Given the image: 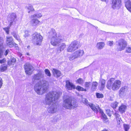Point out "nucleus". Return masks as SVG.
Masks as SVG:
<instances>
[{"mask_svg": "<svg viewBox=\"0 0 131 131\" xmlns=\"http://www.w3.org/2000/svg\"><path fill=\"white\" fill-rule=\"evenodd\" d=\"M61 94L60 92L51 91L49 92L46 95L45 103L49 105H51L47 109L49 113H53L57 112L58 106L55 103L59 98Z\"/></svg>", "mask_w": 131, "mask_h": 131, "instance_id": "f257e3e1", "label": "nucleus"}, {"mask_svg": "<svg viewBox=\"0 0 131 131\" xmlns=\"http://www.w3.org/2000/svg\"><path fill=\"white\" fill-rule=\"evenodd\" d=\"M48 86L49 84L47 81L42 80L41 83H38L35 85L34 90L38 94L42 95L47 92Z\"/></svg>", "mask_w": 131, "mask_h": 131, "instance_id": "f03ea898", "label": "nucleus"}, {"mask_svg": "<svg viewBox=\"0 0 131 131\" xmlns=\"http://www.w3.org/2000/svg\"><path fill=\"white\" fill-rule=\"evenodd\" d=\"M114 80V78H111L108 81L106 85L108 89H112L113 90L115 91L119 89L121 85V81L118 80Z\"/></svg>", "mask_w": 131, "mask_h": 131, "instance_id": "7ed1b4c3", "label": "nucleus"}, {"mask_svg": "<svg viewBox=\"0 0 131 131\" xmlns=\"http://www.w3.org/2000/svg\"><path fill=\"white\" fill-rule=\"evenodd\" d=\"M62 106L65 108L70 110L77 107L78 104L75 101L72 100L70 97L67 96L65 98H64Z\"/></svg>", "mask_w": 131, "mask_h": 131, "instance_id": "20e7f679", "label": "nucleus"}, {"mask_svg": "<svg viewBox=\"0 0 131 131\" xmlns=\"http://www.w3.org/2000/svg\"><path fill=\"white\" fill-rule=\"evenodd\" d=\"M43 38L40 34L37 33L34 34L32 37V40L34 43L36 45H41Z\"/></svg>", "mask_w": 131, "mask_h": 131, "instance_id": "39448f33", "label": "nucleus"}, {"mask_svg": "<svg viewBox=\"0 0 131 131\" xmlns=\"http://www.w3.org/2000/svg\"><path fill=\"white\" fill-rule=\"evenodd\" d=\"M50 40V42L52 45L54 46H57L59 45L60 43L65 41L66 38L63 35L61 37L52 38Z\"/></svg>", "mask_w": 131, "mask_h": 131, "instance_id": "423d86ee", "label": "nucleus"}, {"mask_svg": "<svg viewBox=\"0 0 131 131\" xmlns=\"http://www.w3.org/2000/svg\"><path fill=\"white\" fill-rule=\"evenodd\" d=\"M117 42V49L118 51H121L124 50L127 46L126 41L122 39H119Z\"/></svg>", "mask_w": 131, "mask_h": 131, "instance_id": "0eeeda50", "label": "nucleus"}, {"mask_svg": "<svg viewBox=\"0 0 131 131\" xmlns=\"http://www.w3.org/2000/svg\"><path fill=\"white\" fill-rule=\"evenodd\" d=\"M24 68L26 73L29 75L32 74L34 69L32 66L29 63H27L24 66Z\"/></svg>", "mask_w": 131, "mask_h": 131, "instance_id": "6e6552de", "label": "nucleus"}, {"mask_svg": "<svg viewBox=\"0 0 131 131\" xmlns=\"http://www.w3.org/2000/svg\"><path fill=\"white\" fill-rule=\"evenodd\" d=\"M49 34L48 37L50 39L56 38L61 37L63 36L59 33L57 34L55 29H51Z\"/></svg>", "mask_w": 131, "mask_h": 131, "instance_id": "1a4fd4ad", "label": "nucleus"}, {"mask_svg": "<svg viewBox=\"0 0 131 131\" xmlns=\"http://www.w3.org/2000/svg\"><path fill=\"white\" fill-rule=\"evenodd\" d=\"M112 7L114 9H118L121 6V0H111Z\"/></svg>", "mask_w": 131, "mask_h": 131, "instance_id": "9d476101", "label": "nucleus"}, {"mask_svg": "<svg viewBox=\"0 0 131 131\" xmlns=\"http://www.w3.org/2000/svg\"><path fill=\"white\" fill-rule=\"evenodd\" d=\"M6 39V43L9 47L12 48L15 46L16 47H17V49L18 48L17 45L15 43H13V38L12 37L7 36Z\"/></svg>", "mask_w": 131, "mask_h": 131, "instance_id": "9b49d317", "label": "nucleus"}, {"mask_svg": "<svg viewBox=\"0 0 131 131\" xmlns=\"http://www.w3.org/2000/svg\"><path fill=\"white\" fill-rule=\"evenodd\" d=\"M43 72L41 70H39L38 73L37 74H35L32 76V81L34 82L36 80H39L43 77Z\"/></svg>", "mask_w": 131, "mask_h": 131, "instance_id": "f8f14e48", "label": "nucleus"}, {"mask_svg": "<svg viewBox=\"0 0 131 131\" xmlns=\"http://www.w3.org/2000/svg\"><path fill=\"white\" fill-rule=\"evenodd\" d=\"M16 17V15L15 13H12L9 15L8 17V20L9 22L10 23L9 24L10 26L12 25L13 21Z\"/></svg>", "mask_w": 131, "mask_h": 131, "instance_id": "ddd939ff", "label": "nucleus"}, {"mask_svg": "<svg viewBox=\"0 0 131 131\" xmlns=\"http://www.w3.org/2000/svg\"><path fill=\"white\" fill-rule=\"evenodd\" d=\"M90 106L91 108L94 112H97L98 111H100V113L102 114H103L102 110L98 106H95L92 104H91L90 105Z\"/></svg>", "mask_w": 131, "mask_h": 131, "instance_id": "4468645a", "label": "nucleus"}, {"mask_svg": "<svg viewBox=\"0 0 131 131\" xmlns=\"http://www.w3.org/2000/svg\"><path fill=\"white\" fill-rule=\"evenodd\" d=\"M31 20L29 22L30 25L33 27L36 26L40 22L38 19L36 18H30Z\"/></svg>", "mask_w": 131, "mask_h": 131, "instance_id": "2eb2a0df", "label": "nucleus"}, {"mask_svg": "<svg viewBox=\"0 0 131 131\" xmlns=\"http://www.w3.org/2000/svg\"><path fill=\"white\" fill-rule=\"evenodd\" d=\"M66 83V87L67 89L68 90H71L72 89H75V85L69 81H67Z\"/></svg>", "mask_w": 131, "mask_h": 131, "instance_id": "dca6fc26", "label": "nucleus"}, {"mask_svg": "<svg viewBox=\"0 0 131 131\" xmlns=\"http://www.w3.org/2000/svg\"><path fill=\"white\" fill-rule=\"evenodd\" d=\"M66 46V45L65 43H61L59 47L57 49L56 53L58 54L60 53L65 48Z\"/></svg>", "mask_w": 131, "mask_h": 131, "instance_id": "f3484780", "label": "nucleus"}, {"mask_svg": "<svg viewBox=\"0 0 131 131\" xmlns=\"http://www.w3.org/2000/svg\"><path fill=\"white\" fill-rule=\"evenodd\" d=\"M128 89V87L126 86H124L119 91V95L120 96H122L125 93Z\"/></svg>", "mask_w": 131, "mask_h": 131, "instance_id": "a211bd4d", "label": "nucleus"}, {"mask_svg": "<svg viewBox=\"0 0 131 131\" xmlns=\"http://www.w3.org/2000/svg\"><path fill=\"white\" fill-rule=\"evenodd\" d=\"M74 53L78 58L82 57L84 53L83 50H78L74 52Z\"/></svg>", "mask_w": 131, "mask_h": 131, "instance_id": "6ab92c4d", "label": "nucleus"}, {"mask_svg": "<svg viewBox=\"0 0 131 131\" xmlns=\"http://www.w3.org/2000/svg\"><path fill=\"white\" fill-rule=\"evenodd\" d=\"M70 45L74 50L78 48L79 47V42L75 41L72 42Z\"/></svg>", "mask_w": 131, "mask_h": 131, "instance_id": "aec40b11", "label": "nucleus"}, {"mask_svg": "<svg viewBox=\"0 0 131 131\" xmlns=\"http://www.w3.org/2000/svg\"><path fill=\"white\" fill-rule=\"evenodd\" d=\"M125 3L127 9L131 13V2L129 0H125Z\"/></svg>", "mask_w": 131, "mask_h": 131, "instance_id": "412c9836", "label": "nucleus"}, {"mask_svg": "<svg viewBox=\"0 0 131 131\" xmlns=\"http://www.w3.org/2000/svg\"><path fill=\"white\" fill-rule=\"evenodd\" d=\"M52 71L54 76L56 77H59L61 75L60 72L59 71L56 69H53Z\"/></svg>", "mask_w": 131, "mask_h": 131, "instance_id": "4be33fe9", "label": "nucleus"}, {"mask_svg": "<svg viewBox=\"0 0 131 131\" xmlns=\"http://www.w3.org/2000/svg\"><path fill=\"white\" fill-rule=\"evenodd\" d=\"M42 13H37L31 15L30 17V18H39L42 17Z\"/></svg>", "mask_w": 131, "mask_h": 131, "instance_id": "5701e85b", "label": "nucleus"}, {"mask_svg": "<svg viewBox=\"0 0 131 131\" xmlns=\"http://www.w3.org/2000/svg\"><path fill=\"white\" fill-rule=\"evenodd\" d=\"M98 84V83L96 81L93 82L92 83L91 90L92 91H95L97 89Z\"/></svg>", "mask_w": 131, "mask_h": 131, "instance_id": "b1692460", "label": "nucleus"}, {"mask_svg": "<svg viewBox=\"0 0 131 131\" xmlns=\"http://www.w3.org/2000/svg\"><path fill=\"white\" fill-rule=\"evenodd\" d=\"M92 82L90 81H87L85 82L84 84V86L85 89H86V91L89 90L91 87Z\"/></svg>", "mask_w": 131, "mask_h": 131, "instance_id": "393cba45", "label": "nucleus"}, {"mask_svg": "<svg viewBox=\"0 0 131 131\" xmlns=\"http://www.w3.org/2000/svg\"><path fill=\"white\" fill-rule=\"evenodd\" d=\"M106 81L103 79H100L99 81V83L101 85V87L100 90H103L105 86V83Z\"/></svg>", "mask_w": 131, "mask_h": 131, "instance_id": "a878e982", "label": "nucleus"}, {"mask_svg": "<svg viewBox=\"0 0 131 131\" xmlns=\"http://www.w3.org/2000/svg\"><path fill=\"white\" fill-rule=\"evenodd\" d=\"M11 34L16 40L18 41H20V39L18 34L17 32L13 31L11 33Z\"/></svg>", "mask_w": 131, "mask_h": 131, "instance_id": "bb28decb", "label": "nucleus"}, {"mask_svg": "<svg viewBox=\"0 0 131 131\" xmlns=\"http://www.w3.org/2000/svg\"><path fill=\"white\" fill-rule=\"evenodd\" d=\"M105 44L104 42H99L97 43L96 47L98 49H101L104 47Z\"/></svg>", "mask_w": 131, "mask_h": 131, "instance_id": "cd10ccee", "label": "nucleus"}, {"mask_svg": "<svg viewBox=\"0 0 131 131\" xmlns=\"http://www.w3.org/2000/svg\"><path fill=\"white\" fill-rule=\"evenodd\" d=\"M26 8L28 10V13H30L31 12H34L35 10L32 5L30 4L26 7Z\"/></svg>", "mask_w": 131, "mask_h": 131, "instance_id": "c85d7f7f", "label": "nucleus"}, {"mask_svg": "<svg viewBox=\"0 0 131 131\" xmlns=\"http://www.w3.org/2000/svg\"><path fill=\"white\" fill-rule=\"evenodd\" d=\"M126 108V106L124 105H122L119 107V111L121 113L124 112Z\"/></svg>", "mask_w": 131, "mask_h": 131, "instance_id": "c756f323", "label": "nucleus"}, {"mask_svg": "<svg viewBox=\"0 0 131 131\" xmlns=\"http://www.w3.org/2000/svg\"><path fill=\"white\" fill-rule=\"evenodd\" d=\"M77 58H77L74 52L72 55H70L69 57V60L70 61H72Z\"/></svg>", "mask_w": 131, "mask_h": 131, "instance_id": "7c9ffc66", "label": "nucleus"}, {"mask_svg": "<svg viewBox=\"0 0 131 131\" xmlns=\"http://www.w3.org/2000/svg\"><path fill=\"white\" fill-rule=\"evenodd\" d=\"M76 89L79 91H86V89H85V88L79 86H77L76 88Z\"/></svg>", "mask_w": 131, "mask_h": 131, "instance_id": "2f4dec72", "label": "nucleus"}, {"mask_svg": "<svg viewBox=\"0 0 131 131\" xmlns=\"http://www.w3.org/2000/svg\"><path fill=\"white\" fill-rule=\"evenodd\" d=\"M67 52H72L74 51L73 48L70 45L67 48Z\"/></svg>", "mask_w": 131, "mask_h": 131, "instance_id": "473e14b6", "label": "nucleus"}, {"mask_svg": "<svg viewBox=\"0 0 131 131\" xmlns=\"http://www.w3.org/2000/svg\"><path fill=\"white\" fill-rule=\"evenodd\" d=\"M7 68V66L3 65L1 67L0 70L1 71L3 72L6 70Z\"/></svg>", "mask_w": 131, "mask_h": 131, "instance_id": "72a5a7b5", "label": "nucleus"}, {"mask_svg": "<svg viewBox=\"0 0 131 131\" xmlns=\"http://www.w3.org/2000/svg\"><path fill=\"white\" fill-rule=\"evenodd\" d=\"M84 82V81L83 79L81 78H79L76 81L77 83L80 84H82Z\"/></svg>", "mask_w": 131, "mask_h": 131, "instance_id": "f704fd0d", "label": "nucleus"}, {"mask_svg": "<svg viewBox=\"0 0 131 131\" xmlns=\"http://www.w3.org/2000/svg\"><path fill=\"white\" fill-rule=\"evenodd\" d=\"M25 34L24 35V36L26 38L29 37L30 35L29 34V32L27 30H25L24 32Z\"/></svg>", "mask_w": 131, "mask_h": 131, "instance_id": "c9c22d12", "label": "nucleus"}, {"mask_svg": "<svg viewBox=\"0 0 131 131\" xmlns=\"http://www.w3.org/2000/svg\"><path fill=\"white\" fill-rule=\"evenodd\" d=\"M102 116L103 117V121L104 122L106 123L107 121V118L106 116L104 113L102 114Z\"/></svg>", "mask_w": 131, "mask_h": 131, "instance_id": "e433bc0d", "label": "nucleus"}, {"mask_svg": "<svg viewBox=\"0 0 131 131\" xmlns=\"http://www.w3.org/2000/svg\"><path fill=\"white\" fill-rule=\"evenodd\" d=\"M45 74L48 76L50 77L51 76V74L50 71L48 69H46L45 71Z\"/></svg>", "mask_w": 131, "mask_h": 131, "instance_id": "4c0bfd02", "label": "nucleus"}, {"mask_svg": "<svg viewBox=\"0 0 131 131\" xmlns=\"http://www.w3.org/2000/svg\"><path fill=\"white\" fill-rule=\"evenodd\" d=\"M82 102L83 103L85 104L86 105H89H89L90 104H89L88 100L85 98H84L83 99ZM91 104V103H90V104Z\"/></svg>", "mask_w": 131, "mask_h": 131, "instance_id": "58836bf2", "label": "nucleus"}, {"mask_svg": "<svg viewBox=\"0 0 131 131\" xmlns=\"http://www.w3.org/2000/svg\"><path fill=\"white\" fill-rule=\"evenodd\" d=\"M96 96L98 98H102L103 97V95L102 94L99 93H96Z\"/></svg>", "mask_w": 131, "mask_h": 131, "instance_id": "ea45409f", "label": "nucleus"}, {"mask_svg": "<svg viewBox=\"0 0 131 131\" xmlns=\"http://www.w3.org/2000/svg\"><path fill=\"white\" fill-rule=\"evenodd\" d=\"M118 103L117 102H116L114 103H112L111 104L112 107L113 108H116V107L117 106V105Z\"/></svg>", "mask_w": 131, "mask_h": 131, "instance_id": "a19ab883", "label": "nucleus"}, {"mask_svg": "<svg viewBox=\"0 0 131 131\" xmlns=\"http://www.w3.org/2000/svg\"><path fill=\"white\" fill-rule=\"evenodd\" d=\"M124 127L125 131H128L129 128V126L128 125L124 124Z\"/></svg>", "mask_w": 131, "mask_h": 131, "instance_id": "79ce46f5", "label": "nucleus"}, {"mask_svg": "<svg viewBox=\"0 0 131 131\" xmlns=\"http://www.w3.org/2000/svg\"><path fill=\"white\" fill-rule=\"evenodd\" d=\"M9 27H8L3 28V29L5 31L7 34H9Z\"/></svg>", "mask_w": 131, "mask_h": 131, "instance_id": "37998d69", "label": "nucleus"}, {"mask_svg": "<svg viewBox=\"0 0 131 131\" xmlns=\"http://www.w3.org/2000/svg\"><path fill=\"white\" fill-rule=\"evenodd\" d=\"M4 40L3 38L0 35V47L2 46L4 43Z\"/></svg>", "mask_w": 131, "mask_h": 131, "instance_id": "c03bdc74", "label": "nucleus"}, {"mask_svg": "<svg viewBox=\"0 0 131 131\" xmlns=\"http://www.w3.org/2000/svg\"><path fill=\"white\" fill-rule=\"evenodd\" d=\"M106 112L108 116H111V111L109 109H106Z\"/></svg>", "mask_w": 131, "mask_h": 131, "instance_id": "a18cd8bd", "label": "nucleus"}, {"mask_svg": "<svg viewBox=\"0 0 131 131\" xmlns=\"http://www.w3.org/2000/svg\"><path fill=\"white\" fill-rule=\"evenodd\" d=\"M126 52L128 53L131 52V48L129 47H128L126 48Z\"/></svg>", "mask_w": 131, "mask_h": 131, "instance_id": "49530a36", "label": "nucleus"}, {"mask_svg": "<svg viewBox=\"0 0 131 131\" xmlns=\"http://www.w3.org/2000/svg\"><path fill=\"white\" fill-rule=\"evenodd\" d=\"M107 44L108 46H111L113 44V41H108L107 42Z\"/></svg>", "mask_w": 131, "mask_h": 131, "instance_id": "de8ad7c7", "label": "nucleus"}, {"mask_svg": "<svg viewBox=\"0 0 131 131\" xmlns=\"http://www.w3.org/2000/svg\"><path fill=\"white\" fill-rule=\"evenodd\" d=\"M10 61L12 62V63L13 64V65H14V64L16 62V59L15 58H13Z\"/></svg>", "mask_w": 131, "mask_h": 131, "instance_id": "09e8293b", "label": "nucleus"}, {"mask_svg": "<svg viewBox=\"0 0 131 131\" xmlns=\"http://www.w3.org/2000/svg\"><path fill=\"white\" fill-rule=\"evenodd\" d=\"M115 115L116 120L118 119L119 118H120V115L118 114L115 113Z\"/></svg>", "mask_w": 131, "mask_h": 131, "instance_id": "8fccbe9b", "label": "nucleus"}, {"mask_svg": "<svg viewBox=\"0 0 131 131\" xmlns=\"http://www.w3.org/2000/svg\"><path fill=\"white\" fill-rule=\"evenodd\" d=\"M9 52L10 51L9 50L7 49L6 50L4 53V55L5 56H6Z\"/></svg>", "mask_w": 131, "mask_h": 131, "instance_id": "3c124183", "label": "nucleus"}, {"mask_svg": "<svg viewBox=\"0 0 131 131\" xmlns=\"http://www.w3.org/2000/svg\"><path fill=\"white\" fill-rule=\"evenodd\" d=\"M117 123L119 124L120 125L121 123L122 122V120L121 119V118H119L118 119H117Z\"/></svg>", "mask_w": 131, "mask_h": 131, "instance_id": "603ef678", "label": "nucleus"}, {"mask_svg": "<svg viewBox=\"0 0 131 131\" xmlns=\"http://www.w3.org/2000/svg\"><path fill=\"white\" fill-rule=\"evenodd\" d=\"M6 61V60L5 58L3 59L2 60H0V63H2L5 62Z\"/></svg>", "mask_w": 131, "mask_h": 131, "instance_id": "864d4df0", "label": "nucleus"}, {"mask_svg": "<svg viewBox=\"0 0 131 131\" xmlns=\"http://www.w3.org/2000/svg\"><path fill=\"white\" fill-rule=\"evenodd\" d=\"M7 64L10 66L11 65H13V64L12 63V62L10 61V60H9L8 61Z\"/></svg>", "mask_w": 131, "mask_h": 131, "instance_id": "5fc2aeb1", "label": "nucleus"}, {"mask_svg": "<svg viewBox=\"0 0 131 131\" xmlns=\"http://www.w3.org/2000/svg\"><path fill=\"white\" fill-rule=\"evenodd\" d=\"M2 84L3 83L2 82V79L0 77V88H1L2 86Z\"/></svg>", "mask_w": 131, "mask_h": 131, "instance_id": "6e6d98bb", "label": "nucleus"}, {"mask_svg": "<svg viewBox=\"0 0 131 131\" xmlns=\"http://www.w3.org/2000/svg\"><path fill=\"white\" fill-rule=\"evenodd\" d=\"M2 50L0 49V58L2 57Z\"/></svg>", "mask_w": 131, "mask_h": 131, "instance_id": "4d7b16f0", "label": "nucleus"}, {"mask_svg": "<svg viewBox=\"0 0 131 131\" xmlns=\"http://www.w3.org/2000/svg\"><path fill=\"white\" fill-rule=\"evenodd\" d=\"M102 131H109L107 129H104Z\"/></svg>", "mask_w": 131, "mask_h": 131, "instance_id": "13d9d810", "label": "nucleus"}, {"mask_svg": "<svg viewBox=\"0 0 131 131\" xmlns=\"http://www.w3.org/2000/svg\"><path fill=\"white\" fill-rule=\"evenodd\" d=\"M102 1L105 2H107L108 1V0H101Z\"/></svg>", "mask_w": 131, "mask_h": 131, "instance_id": "bf43d9fd", "label": "nucleus"}, {"mask_svg": "<svg viewBox=\"0 0 131 131\" xmlns=\"http://www.w3.org/2000/svg\"><path fill=\"white\" fill-rule=\"evenodd\" d=\"M27 55H29V53H27Z\"/></svg>", "mask_w": 131, "mask_h": 131, "instance_id": "052dcab7", "label": "nucleus"}]
</instances>
